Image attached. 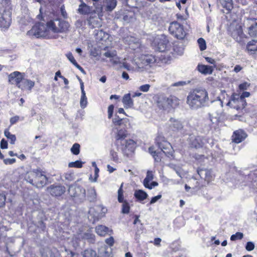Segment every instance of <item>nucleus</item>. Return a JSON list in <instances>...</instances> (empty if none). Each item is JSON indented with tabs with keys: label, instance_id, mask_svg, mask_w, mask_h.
<instances>
[{
	"label": "nucleus",
	"instance_id": "f257e3e1",
	"mask_svg": "<svg viewBox=\"0 0 257 257\" xmlns=\"http://www.w3.org/2000/svg\"><path fill=\"white\" fill-rule=\"evenodd\" d=\"M208 93L205 89L196 88L190 91L187 97V104L193 110L206 106L209 102Z\"/></svg>",
	"mask_w": 257,
	"mask_h": 257
},
{
	"label": "nucleus",
	"instance_id": "f03ea898",
	"mask_svg": "<svg viewBox=\"0 0 257 257\" xmlns=\"http://www.w3.org/2000/svg\"><path fill=\"white\" fill-rule=\"evenodd\" d=\"M155 142L157 146L161 151H157L155 150V147L152 146L149 148V152L154 157L156 162H159L161 161L163 154H170V151L172 150V146L170 143L166 141L163 137H157Z\"/></svg>",
	"mask_w": 257,
	"mask_h": 257
},
{
	"label": "nucleus",
	"instance_id": "7ed1b4c3",
	"mask_svg": "<svg viewBox=\"0 0 257 257\" xmlns=\"http://www.w3.org/2000/svg\"><path fill=\"white\" fill-rule=\"evenodd\" d=\"M48 31H51L54 33H65L68 31L70 27L69 24L64 20L56 19L50 20L47 23Z\"/></svg>",
	"mask_w": 257,
	"mask_h": 257
},
{
	"label": "nucleus",
	"instance_id": "20e7f679",
	"mask_svg": "<svg viewBox=\"0 0 257 257\" xmlns=\"http://www.w3.org/2000/svg\"><path fill=\"white\" fill-rule=\"evenodd\" d=\"M169 31L171 35L178 40H184L187 35L184 26L177 21H173L170 24Z\"/></svg>",
	"mask_w": 257,
	"mask_h": 257
},
{
	"label": "nucleus",
	"instance_id": "39448f33",
	"mask_svg": "<svg viewBox=\"0 0 257 257\" xmlns=\"http://www.w3.org/2000/svg\"><path fill=\"white\" fill-rule=\"evenodd\" d=\"M179 104V99L175 96L171 95L169 97L161 96L158 100V106L165 110L175 108Z\"/></svg>",
	"mask_w": 257,
	"mask_h": 257
},
{
	"label": "nucleus",
	"instance_id": "423d86ee",
	"mask_svg": "<svg viewBox=\"0 0 257 257\" xmlns=\"http://www.w3.org/2000/svg\"><path fill=\"white\" fill-rule=\"evenodd\" d=\"M47 26L44 24L38 23L28 31L27 35L31 37L39 38L45 37L47 35Z\"/></svg>",
	"mask_w": 257,
	"mask_h": 257
},
{
	"label": "nucleus",
	"instance_id": "0eeeda50",
	"mask_svg": "<svg viewBox=\"0 0 257 257\" xmlns=\"http://www.w3.org/2000/svg\"><path fill=\"white\" fill-rule=\"evenodd\" d=\"M243 27L247 30L248 35L251 37H257V19L244 18Z\"/></svg>",
	"mask_w": 257,
	"mask_h": 257
},
{
	"label": "nucleus",
	"instance_id": "6e6552de",
	"mask_svg": "<svg viewBox=\"0 0 257 257\" xmlns=\"http://www.w3.org/2000/svg\"><path fill=\"white\" fill-rule=\"evenodd\" d=\"M117 150L121 151L123 155L128 156L135 151L136 143L132 139L124 140L119 145H116Z\"/></svg>",
	"mask_w": 257,
	"mask_h": 257
},
{
	"label": "nucleus",
	"instance_id": "1a4fd4ad",
	"mask_svg": "<svg viewBox=\"0 0 257 257\" xmlns=\"http://www.w3.org/2000/svg\"><path fill=\"white\" fill-rule=\"evenodd\" d=\"M68 192L71 197L78 198L80 202H83L85 200L86 191L81 186L71 185L69 187Z\"/></svg>",
	"mask_w": 257,
	"mask_h": 257
},
{
	"label": "nucleus",
	"instance_id": "9d476101",
	"mask_svg": "<svg viewBox=\"0 0 257 257\" xmlns=\"http://www.w3.org/2000/svg\"><path fill=\"white\" fill-rule=\"evenodd\" d=\"M227 104L236 110H241L245 107L246 102L245 99L241 98L239 94H233Z\"/></svg>",
	"mask_w": 257,
	"mask_h": 257
},
{
	"label": "nucleus",
	"instance_id": "9b49d317",
	"mask_svg": "<svg viewBox=\"0 0 257 257\" xmlns=\"http://www.w3.org/2000/svg\"><path fill=\"white\" fill-rule=\"evenodd\" d=\"M106 209L103 207L102 205H97L94 207L90 208L88 213L89 216H91L94 221L98 220L101 217H102L105 212Z\"/></svg>",
	"mask_w": 257,
	"mask_h": 257
},
{
	"label": "nucleus",
	"instance_id": "f8f14e48",
	"mask_svg": "<svg viewBox=\"0 0 257 257\" xmlns=\"http://www.w3.org/2000/svg\"><path fill=\"white\" fill-rule=\"evenodd\" d=\"M170 122H171L170 127L173 132H180L182 134H186V131L184 129V125L181 120L171 118Z\"/></svg>",
	"mask_w": 257,
	"mask_h": 257
},
{
	"label": "nucleus",
	"instance_id": "ddd939ff",
	"mask_svg": "<svg viewBox=\"0 0 257 257\" xmlns=\"http://www.w3.org/2000/svg\"><path fill=\"white\" fill-rule=\"evenodd\" d=\"M8 78L10 83L12 84L16 85V86L19 87V86L24 78V75L19 71H15L9 74Z\"/></svg>",
	"mask_w": 257,
	"mask_h": 257
},
{
	"label": "nucleus",
	"instance_id": "4468645a",
	"mask_svg": "<svg viewBox=\"0 0 257 257\" xmlns=\"http://www.w3.org/2000/svg\"><path fill=\"white\" fill-rule=\"evenodd\" d=\"M47 191L53 196H60L65 192L66 188L62 185H52L47 189Z\"/></svg>",
	"mask_w": 257,
	"mask_h": 257
},
{
	"label": "nucleus",
	"instance_id": "2eb2a0df",
	"mask_svg": "<svg viewBox=\"0 0 257 257\" xmlns=\"http://www.w3.org/2000/svg\"><path fill=\"white\" fill-rule=\"evenodd\" d=\"M114 129L116 130V132L115 133V145H119L122 141L126 140V138L128 136V133L124 127H114Z\"/></svg>",
	"mask_w": 257,
	"mask_h": 257
},
{
	"label": "nucleus",
	"instance_id": "dca6fc26",
	"mask_svg": "<svg viewBox=\"0 0 257 257\" xmlns=\"http://www.w3.org/2000/svg\"><path fill=\"white\" fill-rule=\"evenodd\" d=\"M47 181V177L40 171H38L37 178H36L32 185L38 188H41L46 185Z\"/></svg>",
	"mask_w": 257,
	"mask_h": 257
},
{
	"label": "nucleus",
	"instance_id": "f3484780",
	"mask_svg": "<svg viewBox=\"0 0 257 257\" xmlns=\"http://www.w3.org/2000/svg\"><path fill=\"white\" fill-rule=\"evenodd\" d=\"M203 141L204 139L200 136H190L189 137L191 147L196 149L200 148L203 146L204 144Z\"/></svg>",
	"mask_w": 257,
	"mask_h": 257
},
{
	"label": "nucleus",
	"instance_id": "a211bd4d",
	"mask_svg": "<svg viewBox=\"0 0 257 257\" xmlns=\"http://www.w3.org/2000/svg\"><path fill=\"white\" fill-rule=\"evenodd\" d=\"M87 22L88 26L91 28H99L101 26V20L98 15H90L87 19Z\"/></svg>",
	"mask_w": 257,
	"mask_h": 257
},
{
	"label": "nucleus",
	"instance_id": "6ab92c4d",
	"mask_svg": "<svg viewBox=\"0 0 257 257\" xmlns=\"http://www.w3.org/2000/svg\"><path fill=\"white\" fill-rule=\"evenodd\" d=\"M247 137L246 133L241 130L236 131L234 132L232 136V141L238 144L243 141Z\"/></svg>",
	"mask_w": 257,
	"mask_h": 257
},
{
	"label": "nucleus",
	"instance_id": "aec40b11",
	"mask_svg": "<svg viewBox=\"0 0 257 257\" xmlns=\"http://www.w3.org/2000/svg\"><path fill=\"white\" fill-rule=\"evenodd\" d=\"M95 231L99 236H105L106 234H111L112 233V229L102 225L96 226L95 227Z\"/></svg>",
	"mask_w": 257,
	"mask_h": 257
},
{
	"label": "nucleus",
	"instance_id": "412c9836",
	"mask_svg": "<svg viewBox=\"0 0 257 257\" xmlns=\"http://www.w3.org/2000/svg\"><path fill=\"white\" fill-rule=\"evenodd\" d=\"M215 67V66H212L202 64H198L197 66V70L201 73L205 75L211 74L213 72L214 68Z\"/></svg>",
	"mask_w": 257,
	"mask_h": 257
},
{
	"label": "nucleus",
	"instance_id": "4be33fe9",
	"mask_svg": "<svg viewBox=\"0 0 257 257\" xmlns=\"http://www.w3.org/2000/svg\"><path fill=\"white\" fill-rule=\"evenodd\" d=\"M38 171L40 170H36L28 172L25 176V180L32 185L37 178Z\"/></svg>",
	"mask_w": 257,
	"mask_h": 257
},
{
	"label": "nucleus",
	"instance_id": "5701e85b",
	"mask_svg": "<svg viewBox=\"0 0 257 257\" xmlns=\"http://www.w3.org/2000/svg\"><path fill=\"white\" fill-rule=\"evenodd\" d=\"M156 61V58L152 55H145L141 57L142 63L144 66H151Z\"/></svg>",
	"mask_w": 257,
	"mask_h": 257
},
{
	"label": "nucleus",
	"instance_id": "b1692460",
	"mask_svg": "<svg viewBox=\"0 0 257 257\" xmlns=\"http://www.w3.org/2000/svg\"><path fill=\"white\" fill-rule=\"evenodd\" d=\"M35 85V82L31 80L23 79L19 86V88L22 90L28 89L31 90Z\"/></svg>",
	"mask_w": 257,
	"mask_h": 257
},
{
	"label": "nucleus",
	"instance_id": "393cba45",
	"mask_svg": "<svg viewBox=\"0 0 257 257\" xmlns=\"http://www.w3.org/2000/svg\"><path fill=\"white\" fill-rule=\"evenodd\" d=\"M127 119L119 117V116L115 114L114 117L112 119V123L114 125L115 127L123 128V126L125 125V123L127 122Z\"/></svg>",
	"mask_w": 257,
	"mask_h": 257
},
{
	"label": "nucleus",
	"instance_id": "a878e982",
	"mask_svg": "<svg viewBox=\"0 0 257 257\" xmlns=\"http://www.w3.org/2000/svg\"><path fill=\"white\" fill-rule=\"evenodd\" d=\"M102 7H105V10L107 11H112L116 6V0H102Z\"/></svg>",
	"mask_w": 257,
	"mask_h": 257
},
{
	"label": "nucleus",
	"instance_id": "bb28decb",
	"mask_svg": "<svg viewBox=\"0 0 257 257\" xmlns=\"http://www.w3.org/2000/svg\"><path fill=\"white\" fill-rule=\"evenodd\" d=\"M122 102L124 107L126 108L133 107L134 105L133 100L131 98L130 93H127L123 96Z\"/></svg>",
	"mask_w": 257,
	"mask_h": 257
},
{
	"label": "nucleus",
	"instance_id": "cd10ccee",
	"mask_svg": "<svg viewBox=\"0 0 257 257\" xmlns=\"http://www.w3.org/2000/svg\"><path fill=\"white\" fill-rule=\"evenodd\" d=\"M97 257H110V248L106 245L101 246L98 249Z\"/></svg>",
	"mask_w": 257,
	"mask_h": 257
},
{
	"label": "nucleus",
	"instance_id": "c85d7f7f",
	"mask_svg": "<svg viewBox=\"0 0 257 257\" xmlns=\"http://www.w3.org/2000/svg\"><path fill=\"white\" fill-rule=\"evenodd\" d=\"M154 178V176L152 173V172L148 171L147 173V176L145 179L144 180V185L146 188H147L149 189H152V186L150 185V182L152 181Z\"/></svg>",
	"mask_w": 257,
	"mask_h": 257
},
{
	"label": "nucleus",
	"instance_id": "c756f323",
	"mask_svg": "<svg viewBox=\"0 0 257 257\" xmlns=\"http://www.w3.org/2000/svg\"><path fill=\"white\" fill-rule=\"evenodd\" d=\"M81 4L79 5L78 9V12L80 14L85 15L90 13L91 10L89 6H88L85 3L81 1Z\"/></svg>",
	"mask_w": 257,
	"mask_h": 257
},
{
	"label": "nucleus",
	"instance_id": "7c9ffc66",
	"mask_svg": "<svg viewBox=\"0 0 257 257\" xmlns=\"http://www.w3.org/2000/svg\"><path fill=\"white\" fill-rule=\"evenodd\" d=\"M246 48L248 51L252 52V54L255 55L257 51V41L252 40L249 41L246 46Z\"/></svg>",
	"mask_w": 257,
	"mask_h": 257
},
{
	"label": "nucleus",
	"instance_id": "2f4dec72",
	"mask_svg": "<svg viewBox=\"0 0 257 257\" xmlns=\"http://www.w3.org/2000/svg\"><path fill=\"white\" fill-rule=\"evenodd\" d=\"M82 238L87 240L89 242L93 243L95 242V235L91 231L88 230L83 233Z\"/></svg>",
	"mask_w": 257,
	"mask_h": 257
},
{
	"label": "nucleus",
	"instance_id": "473e14b6",
	"mask_svg": "<svg viewBox=\"0 0 257 257\" xmlns=\"http://www.w3.org/2000/svg\"><path fill=\"white\" fill-rule=\"evenodd\" d=\"M87 199L90 202H94L96 199V193L93 187H91L87 190Z\"/></svg>",
	"mask_w": 257,
	"mask_h": 257
},
{
	"label": "nucleus",
	"instance_id": "72a5a7b5",
	"mask_svg": "<svg viewBox=\"0 0 257 257\" xmlns=\"http://www.w3.org/2000/svg\"><path fill=\"white\" fill-rule=\"evenodd\" d=\"M135 197L140 201H143L148 197L147 193L142 190H136L134 193Z\"/></svg>",
	"mask_w": 257,
	"mask_h": 257
},
{
	"label": "nucleus",
	"instance_id": "f704fd0d",
	"mask_svg": "<svg viewBox=\"0 0 257 257\" xmlns=\"http://www.w3.org/2000/svg\"><path fill=\"white\" fill-rule=\"evenodd\" d=\"M10 25V20L6 18L0 12V27L8 28Z\"/></svg>",
	"mask_w": 257,
	"mask_h": 257
},
{
	"label": "nucleus",
	"instance_id": "c9c22d12",
	"mask_svg": "<svg viewBox=\"0 0 257 257\" xmlns=\"http://www.w3.org/2000/svg\"><path fill=\"white\" fill-rule=\"evenodd\" d=\"M222 6L228 11H230L233 8L232 0H219Z\"/></svg>",
	"mask_w": 257,
	"mask_h": 257
},
{
	"label": "nucleus",
	"instance_id": "e433bc0d",
	"mask_svg": "<svg viewBox=\"0 0 257 257\" xmlns=\"http://www.w3.org/2000/svg\"><path fill=\"white\" fill-rule=\"evenodd\" d=\"M82 257H97L95 251L91 249H85L82 253Z\"/></svg>",
	"mask_w": 257,
	"mask_h": 257
},
{
	"label": "nucleus",
	"instance_id": "4c0bfd02",
	"mask_svg": "<svg viewBox=\"0 0 257 257\" xmlns=\"http://www.w3.org/2000/svg\"><path fill=\"white\" fill-rule=\"evenodd\" d=\"M209 116L210 121L212 122V123L215 124L219 121L220 117L218 112H217L216 114H214L213 113H209Z\"/></svg>",
	"mask_w": 257,
	"mask_h": 257
},
{
	"label": "nucleus",
	"instance_id": "58836bf2",
	"mask_svg": "<svg viewBox=\"0 0 257 257\" xmlns=\"http://www.w3.org/2000/svg\"><path fill=\"white\" fill-rule=\"evenodd\" d=\"M5 136L10 140L12 144H14L16 141V137L15 135L12 134L8 130H5L4 132Z\"/></svg>",
	"mask_w": 257,
	"mask_h": 257
},
{
	"label": "nucleus",
	"instance_id": "ea45409f",
	"mask_svg": "<svg viewBox=\"0 0 257 257\" xmlns=\"http://www.w3.org/2000/svg\"><path fill=\"white\" fill-rule=\"evenodd\" d=\"M42 257H55L54 253L48 248H43L41 251Z\"/></svg>",
	"mask_w": 257,
	"mask_h": 257
},
{
	"label": "nucleus",
	"instance_id": "a19ab883",
	"mask_svg": "<svg viewBox=\"0 0 257 257\" xmlns=\"http://www.w3.org/2000/svg\"><path fill=\"white\" fill-rule=\"evenodd\" d=\"M232 35L234 39H236L237 41H238V37H239V38L242 37L243 33L241 27H239L238 29H236V31H234V32L232 33Z\"/></svg>",
	"mask_w": 257,
	"mask_h": 257
},
{
	"label": "nucleus",
	"instance_id": "79ce46f5",
	"mask_svg": "<svg viewBox=\"0 0 257 257\" xmlns=\"http://www.w3.org/2000/svg\"><path fill=\"white\" fill-rule=\"evenodd\" d=\"M87 104V99L86 96L85 92H84V93H81V96L80 98V107L82 108H85Z\"/></svg>",
	"mask_w": 257,
	"mask_h": 257
},
{
	"label": "nucleus",
	"instance_id": "37998d69",
	"mask_svg": "<svg viewBox=\"0 0 257 257\" xmlns=\"http://www.w3.org/2000/svg\"><path fill=\"white\" fill-rule=\"evenodd\" d=\"M84 163L82 161L77 160L75 162H72L69 163L68 167L70 168H80L82 167V165Z\"/></svg>",
	"mask_w": 257,
	"mask_h": 257
},
{
	"label": "nucleus",
	"instance_id": "c03bdc74",
	"mask_svg": "<svg viewBox=\"0 0 257 257\" xmlns=\"http://www.w3.org/2000/svg\"><path fill=\"white\" fill-rule=\"evenodd\" d=\"M122 186L123 184H121L120 187H119L118 190V201L120 203L124 202V201H126L124 200L123 199V192L122 190Z\"/></svg>",
	"mask_w": 257,
	"mask_h": 257
},
{
	"label": "nucleus",
	"instance_id": "a18cd8bd",
	"mask_svg": "<svg viewBox=\"0 0 257 257\" xmlns=\"http://www.w3.org/2000/svg\"><path fill=\"white\" fill-rule=\"evenodd\" d=\"M80 146L79 144L75 143L71 148V153L75 155H78L80 153Z\"/></svg>",
	"mask_w": 257,
	"mask_h": 257
},
{
	"label": "nucleus",
	"instance_id": "49530a36",
	"mask_svg": "<svg viewBox=\"0 0 257 257\" xmlns=\"http://www.w3.org/2000/svg\"><path fill=\"white\" fill-rule=\"evenodd\" d=\"M200 50L204 51L206 49V44L205 40L202 38H200L197 40Z\"/></svg>",
	"mask_w": 257,
	"mask_h": 257
},
{
	"label": "nucleus",
	"instance_id": "de8ad7c7",
	"mask_svg": "<svg viewBox=\"0 0 257 257\" xmlns=\"http://www.w3.org/2000/svg\"><path fill=\"white\" fill-rule=\"evenodd\" d=\"M130 205L127 201L122 202L121 212L123 214H128L130 212Z\"/></svg>",
	"mask_w": 257,
	"mask_h": 257
},
{
	"label": "nucleus",
	"instance_id": "09e8293b",
	"mask_svg": "<svg viewBox=\"0 0 257 257\" xmlns=\"http://www.w3.org/2000/svg\"><path fill=\"white\" fill-rule=\"evenodd\" d=\"M243 237V234L240 232H237L234 234H232L230 237V240L235 241L237 239H241Z\"/></svg>",
	"mask_w": 257,
	"mask_h": 257
},
{
	"label": "nucleus",
	"instance_id": "8fccbe9b",
	"mask_svg": "<svg viewBox=\"0 0 257 257\" xmlns=\"http://www.w3.org/2000/svg\"><path fill=\"white\" fill-rule=\"evenodd\" d=\"M170 167L176 173V174L180 177H182L181 176V169L180 167L176 166L175 165L171 164Z\"/></svg>",
	"mask_w": 257,
	"mask_h": 257
},
{
	"label": "nucleus",
	"instance_id": "3c124183",
	"mask_svg": "<svg viewBox=\"0 0 257 257\" xmlns=\"http://www.w3.org/2000/svg\"><path fill=\"white\" fill-rule=\"evenodd\" d=\"M97 39L102 40V38L105 37V35L107 36V34L105 33L102 30H100L97 31L95 34Z\"/></svg>",
	"mask_w": 257,
	"mask_h": 257
},
{
	"label": "nucleus",
	"instance_id": "603ef678",
	"mask_svg": "<svg viewBox=\"0 0 257 257\" xmlns=\"http://www.w3.org/2000/svg\"><path fill=\"white\" fill-rule=\"evenodd\" d=\"M6 200V196L4 193H0V208L5 206Z\"/></svg>",
	"mask_w": 257,
	"mask_h": 257
},
{
	"label": "nucleus",
	"instance_id": "864d4df0",
	"mask_svg": "<svg viewBox=\"0 0 257 257\" xmlns=\"http://www.w3.org/2000/svg\"><path fill=\"white\" fill-rule=\"evenodd\" d=\"M65 179L69 181H72L74 179V174L72 173H66L64 176Z\"/></svg>",
	"mask_w": 257,
	"mask_h": 257
},
{
	"label": "nucleus",
	"instance_id": "5fc2aeb1",
	"mask_svg": "<svg viewBox=\"0 0 257 257\" xmlns=\"http://www.w3.org/2000/svg\"><path fill=\"white\" fill-rule=\"evenodd\" d=\"M150 87L151 86L149 84H144L140 86L139 90L144 92H147L149 90Z\"/></svg>",
	"mask_w": 257,
	"mask_h": 257
},
{
	"label": "nucleus",
	"instance_id": "6e6d98bb",
	"mask_svg": "<svg viewBox=\"0 0 257 257\" xmlns=\"http://www.w3.org/2000/svg\"><path fill=\"white\" fill-rule=\"evenodd\" d=\"M254 248V243L251 241H248L246 243V246H245V249L247 251H251L253 250Z\"/></svg>",
	"mask_w": 257,
	"mask_h": 257
},
{
	"label": "nucleus",
	"instance_id": "4d7b16f0",
	"mask_svg": "<svg viewBox=\"0 0 257 257\" xmlns=\"http://www.w3.org/2000/svg\"><path fill=\"white\" fill-rule=\"evenodd\" d=\"M110 155L111 156L112 160L115 162H117L118 161V157L117 154L116 152L113 150L110 151Z\"/></svg>",
	"mask_w": 257,
	"mask_h": 257
},
{
	"label": "nucleus",
	"instance_id": "13d9d810",
	"mask_svg": "<svg viewBox=\"0 0 257 257\" xmlns=\"http://www.w3.org/2000/svg\"><path fill=\"white\" fill-rule=\"evenodd\" d=\"M104 56H105L106 57L110 58V59L112 58V57H114L116 55V51H108L106 52H105L104 53Z\"/></svg>",
	"mask_w": 257,
	"mask_h": 257
},
{
	"label": "nucleus",
	"instance_id": "bf43d9fd",
	"mask_svg": "<svg viewBox=\"0 0 257 257\" xmlns=\"http://www.w3.org/2000/svg\"><path fill=\"white\" fill-rule=\"evenodd\" d=\"M114 106L111 104L108 107V118H110L113 114Z\"/></svg>",
	"mask_w": 257,
	"mask_h": 257
},
{
	"label": "nucleus",
	"instance_id": "052dcab7",
	"mask_svg": "<svg viewBox=\"0 0 257 257\" xmlns=\"http://www.w3.org/2000/svg\"><path fill=\"white\" fill-rule=\"evenodd\" d=\"M110 61L114 64H117L120 63V59L116 54V55L114 56V57H112V58L110 59Z\"/></svg>",
	"mask_w": 257,
	"mask_h": 257
},
{
	"label": "nucleus",
	"instance_id": "680f3d73",
	"mask_svg": "<svg viewBox=\"0 0 257 257\" xmlns=\"http://www.w3.org/2000/svg\"><path fill=\"white\" fill-rule=\"evenodd\" d=\"M66 56L72 64L76 62L75 59H74L72 54L71 52H69L66 54Z\"/></svg>",
	"mask_w": 257,
	"mask_h": 257
},
{
	"label": "nucleus",
	"instance_id": "e2e57ef3",
	"mask_svg": "<svg viewBox=\"0 0 257 257\" xmlns=\"http://www.w3.org/2000/svg\"><path fill=\"white\" fill-rule=\"evenodd\" d=\"M16 159L15 158L4 159V162L6 165L13 164L16 162Z\"/></svg>",
	"mask_w": 257,
	"mask_h": 257
},
{
	"label": "nucleus",
	"instance_id": "0e129e2a",
	"mask_svg": "<svg viewBox=\"0 0 257 257\" xmlns=\"http://www.w3.org/2000/svg\"><path fill=\"white\" fill-rule=\"evenodd\" d=\"M166 44H167V41L165 40L164 41V43L160 45V43H159V46L158 48L159 49V51L161 52L164 51L166 48Z\"/></svg>",
	"mask_w": 257,
	"mask_h": 257
},
{
	"label": "nucleus",
	"instance_id": "69168bd1",
	"mask_svg": "<svg viewBox=\"0 0 257 257\" xmlns=\"http://www.w3.org/2000/svg\"><path fill=\"white\" fill-rule=\"evenodd\" d=\"M105 242L110 246H112L114 244L113 237L112 236H110L108 238L106 239Z\"/></svg>",
	"mask_w": 257,
	"mask_h": 257
},
{
	"label": "nucleus",
	"instance_id": "338daca9",
	"mask_svg": "<svg viewBox=\"0 0 257 257\" xmlns=\"http://www.w3.org/2000/svg\"><path fill=\"white\" fill-rule=\"evenodd\" d=\"M8 148V143L6 140L3 139L1 142V148L2 149H7Z\"/></svg>",
	"mask_w": 257,
	"mask_h": 257
},
{
	"label": "nucleus",
	"instance_id": "774afa93",
	"mask_svg": "<svg viewBox=\"0 0 257 257\" xmlns=\"http://www.w3.org/2000/svg\"><path fill=\"white\" fill-rule=\"evenodd\" d=\"M161 197H162V195L160 194L153 197L150 202V204H153L156 203L159 199L161 198Z\"/></svg>",
	"mask_w": 257,
	"mask_h": 257
}]
</instances>
